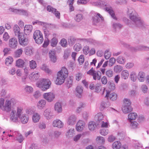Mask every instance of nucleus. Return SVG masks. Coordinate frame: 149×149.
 <instances>
[{
  "mask_svg": "<svg viewBox=\"0 0 149 149\" xmlns=\"http://www.w3.org/2000/svg\"><path fill=\"white\" fill-rule=\"evenodd\" d=\"M127 13L131 20L125 18V22L130 27H137L141 29L145 28L147 25L141 18L138 17L135 10L132 8L129 7L127 8Z\"/></svg>",
  "mask_w": 149,
  "mask_h": 149,
  "instance_id": "nucleus-1",
  "label": "nucleus"
},
{
  "mask_svg": "<svg viewBox=\"0 0 149 149\" xmlns=\"http://www.w3.org/2000/svg\"><path fill=\"white\" fill-rule=\"evenodd\" d=\"M68 74L67 69L65 67H63L61 70L58 73L55 83L58 85L63 84L64 82L65 79L68 76Z\"/></svg>",
  "mask_w": 149,
  "mask_h": 149,
  "instance_id": "nucleus-2",
  "label": "nucleus"
},
{
  "mask_svg": "<svg viewBox=\"0 0 149 149\" xmlns=\"http://www.w3.org/2000/svg\"><path fill=\"white\" fill-rule=\"evenodd\" d=\"M102 4V6L105 7V10L111 16V17L115 20H117V18L115 16L114 11L111 6L109 5H107L104 1H102L101 3L98 1L93 2L92 3V5L94 6H98Z\"/></svg>",
  "mask_w": 149,
  "mask_h": 149,
  "instance_id": "nucleus-3",
  "label": "nucleus"
},
{
  "mask_svg": "<svg viewBox=\"0 0 149 149\" xmlns=\"http://www.w3.org/2000/svg\"><path fill=\"white\" fill-rule=\"evenodd\" d=\"M51 84V81L49 79H42L37 82L36 85L42 91H45L50 88Z\"/></svg>",
  "mask_w": 149,
  "mask_h": 149,
  "instance_id": "nucleus-4",
  "label": "nucleus"
},
{
  "mask_svg": "<svg viewBox=\"0 0 149 149\" xmlns=\"http://www.w3.org/2000/svg\"><path fill=\"white\" fill-rule=\"evenodd\" d=\"M23 109L21 107H18L17 112L15 111L12 110L10 115V119L13 122L18 121V118L21 117L23 112Z\"/></svg>",
  "mask_w": 149,
  "mask_h": 149,
  "instance_id": "nucleus-5",
  "label": "nucleus"
},
{
  "mask_svg": "<svg viewBox=\"0 0 149 149\" xmlns=\"http://www.w3.org/2000/svg\"><path fill=\"white\" fill-rule=\"evenodd\" d=\"M33 38L36 43L38 44H41L43 41L42 35L40 31L36 30L33 33Z\"/></svg>",
  "mask_w": 149,
  "mask_h": 149,
  "instance_id": "nucleus-6",
  "label": "nucleus"
},
{
  "mask_svg": "<svg viewBox=\"0 0 149 149\" xmlns=\"http://www.w3.org/2000/svg\"><path fill=\"white\" fill-rule=\"evenodd\" d=\"M87 74L93 76V79L95 80H100L101 77V73L99 71H96L94 70L93 68L87 72Z\"/></svg>",
  "mask_w": 149,
  "mask_h": 149,
  "instance_id": "nucleus-7",
  "label": "nucleus"
},
{
  "mask_svg": "<svg viewBox=\"0 0 149 149\" xmlns=\"http://www.w3.org/2000/svg\"><path fill=\"white\" fill-rule=\"evenodd\" d=\"M9 10L13 13L21 15L27 16L28 15V13L27 10H24L22 9H14L13 8H10Z\"/></svg>",
  "mask_w": 149,
  "mask_h": 149,
  "instance_id": "nucleus-8",
  "label": "nucleus"
},
{
  "mask_svg": "<svg viewBox=\"0 0 149 149\" xmlns=\"http://www.w3.org/2000/svg\"><path fill=\"white\" fill-rule=\"evenodd\" d=\"M19 44L23 46H25L29 43V40L26 35H20L18 37Z\"/></svg>",
  "mask_w": 149,
  "mask_h": 149,
  "instance_id": "nucleus-9",
  "label": "nucleus"
},
{
  "mask_svg": "<svg viewBox=\"0 0 149 149\" xmlns=\"http://www.w3.org/2000/svg\"><path fill=\"white\" fill-rule=\"evenodd\" d=\"M44 98L48 102H51L54 100L55 96L54 93L49 92L45 93L43 95Z\"/></svg>",
  "mask_w": 149,
  "mask_h": 149,
  "instance_id": "nucleus-10",
  "label": "nucleus"
},
{
  "mask_svg": "<svg viewBox=\"0 0 149 149\" xmlns=\"http://www.w3.org/2000/svg\"><path fill=\"white\" fill-rule=\"evenodd\" d=\"M13 103V100H7L5 102L4 105L3 111L7 112H9L11 109L12 104Z\"/></svg>",
  "mask_w": 149,
  "mask_h": 149,
  "instance_id": "nucleus-11",
  "label": "nucleus"
},
{
  "mask_svg": "<svg viewBox=\"0 0 149 149\" xmlns=\"http://www.w3.org/2000/svg\"><path fill=\"white\" fill-rule=\"evenodd\" d=\"M47 10L48 12L53 13L56 17L59 18L60 13L56 8L50 5H48L47 7Z\"/></svg>",
  "mask_w": 149,
  "mask_h": 149,
  "instance_id": "nucleus-12",
  "label": "nucleus"
},
{
  "mask_svg": "<svg viewBox=\"0 0 149 149\" xmlns=\"http://www.w3.org/2000/svg\"><path fill=\"white\" fill-rule=\"evenodd\" d=\"M99 17L102 20L104 19L102 16L98 13H95L94 16L93 17L92 23L94 25H96L99 21L100 19Z\"/></svg>",
  "mask_w": 149,
  "mask_h": 149,
  "instance_id": "nucleus-13",
  "label": "nucleus"
},
{
  "mask_svg": "<svg viewBox=\"0 0 149 149\" xmlns=\"http://www.w3.org/2000/svg\"><path fill=\"white\" fill-rule=\"evenodd\" d=\"M77 121V117L74 115L70 116L67 119V124L70 125H73L75 124Z\"/></svg>",
  "mask_w": 149,
  "mask_h": 149,
  "instance_id": "nucleus-14",
  "label": "nucleus"
},
{
  "mask_svg": "<svg viewBox=\"0 0 149 149\" xmlns=\"http://www.w3.org/2000/svg\"><path fill=\"white\" fill-rule=\"evenodd\" d=\"M85 123L84 121L80 120L79 121L76 125V129L79 132L81 131L84 127Z\"/></svg>",
  "mask_w": 149,
  "mask_h": 149,
  "instance_id": "nucleus-15",
  "label": "nucleus"
},
{
  "mask_svg": "<svg viewBox=\"0 0 149 149\" xmlns=\"http://www.w3.org/2000/svg\"><path fill=\"white\" fill-rule=\"evenodd\" d=\"M106 94L105 96L106 97H109L110 99L112 101H114L116 100L117 98V95L115 93H110L109 91L106 90Z\"/></svg>",
  "mask_w": 149,
  "mask_h": 149,
  "instance_id": "nucleus-16",
  "label": "nucleus"
},
{
  "mask_svg": "<svg viewBox=\"0 0 149 149\" xmlns=\"http://www.w3.org/2000/svg\"><path fill=\"white\" fill-rule=\"evenodd\" d=\"M17 39L13 38L10 39L9 41V46L12 48L15 49L17 47Z\"/></svg>",
  "mask_w": 149,
  "mask_h": 149,
  "instance_id": "nucleus-17",
  "label": "nucleus"
},
{
  "mask_svg": "<svg viewBox=\"0 0 149 149\" xmlns=\"http://www.w3.org/2000/svg\"><path fill=\"white\" fill-rule=\"evenodd\" d=\"M43 115L45 118L47 120L51 119L52 116L51 109L50 108L46 109L44 112Z\"/></svg>",
  "mask_w": 149,
  "mask_h": 149,
  "instance_id": "nucleus-18",
  "label": "nucleus"
},
{
  "mask_svg": "<svg viewBox=\"0 0 149 149\" xmlns=\"http://www.w3.org/2000/svg\"><path fill=\"white\" fill-rule=\"evenodd\" d=\"M52 125L54 127L61 128L63 127L64 124L60 120L56 119L53 121Z\"/></svg>",
  "mask_w": 149,
  "mask_h": 149,
  "instance_id": "nucleus-19",
  "label": "nucleus"
},
{
  "mask_svg": "<svg viewBox=\"0 0 149 149\" xmlns=\"http://www.w3.org/2000/svg\"><path fill=\"white\" fill-rule=\"evenodd\" d=\"M46 104V101L43 99L40 100L38 102L37 107L39 109H43L45 106Z\"/></svg>",
  "mask_w": 149,
  "mask_h": 149,
  "instance_id": "nucleus-20",
  "label": "nucleus"
},
{
  "mask_svg": "<svg viewBox=\"0 0 149 149\" xmlns=\"http://www.w3.org/2000/svg\"><path fill=\"white\" fill-rule=\"evenodd\" d=\"M49 57L50 60L54 63H55L56 61V57L55 56V52L53 51H51L49 53Z\"/></svg>",
  "mask_w": 149,
  "mask_h": 149,
  "instance_id": "nucleus-21",
  "label": "nucleus"
},
{
  "mask_svg": "<svg viewBox=\"0 0 149 149\" xmlns=\"http://www.w3.org/2000/svg\"><path fill=\"white\" fill-rule=\"evenodd\" d=\"M149 50V47L144 46L143 45H140L136 48H133V50L134 51H136V50Z\"/></svg>",
  "mask_w": 149,
  "mask_h": 149,
  "instance_id": "nucleus-22",
  "label": "nucleus"
},
{
  "mask_svg": "<svg viewBox=\"0 0 149 149\" xmlns=\"http://www.w3.org/2000/svg\"><path fill=\"white\" fill-rule=\"evenodd\" d=\"M33 27L31 25H26L24 27V31L26 35L30 33L32 31Z\"/></svg>",
  "mask_w": 149,
  "mask_h": 149,
  "instance_id": "nucleus-23",
  "label": "nucleus"
},
{
  "mask_svg": "<svg viewBox=\"0 0 149 149\" xmlns=\"http://www.w3.org/2000/svg\"><path fill=\"white\" fill-rule=\"evenodd\" d=\"M132 110V108L131 106H127L124 105L122 108V110L123 112L126 113L131 111Z\"/></svg>",
  "mask_w": 149,
  "mask_h": 149,
  "instance_id": "nucleus-24",
  "label": "nucleus"
},
{
  "mask_svg": "<svg viewBox=\"0 0 149 149\" xmlns=\"http://www.w3.org/2000/svg\"><path fill=\"white\" fill-rule=\"evenodd\" d=\"M75 134V130L73 128L70 129L67 132L66 136L68 138L72 137Z\"/></svg>",
  "mask_w": 149,
  "mask_h": 149,
  "instance_id": "nucleus-25",
  "label": "nucleus"
},
{
  "mask_svg": "<svg viewBox=\"0 0 149 149\" xmlns=\"http://www.w3.org/2000/svg\"><path fill=\"white\" fill-rule=\"evenodd\" d=\"M15 137L16 140L20 143H21L24 140V138L18 132L16 131L15 132Z\"/></svg>",
  "mask_w": 149,
  "mask_h": 149,
  "instance_id": "nucleus-26",
  "label": "nucleus"
},
{
  "mask_svg": "<svg viewBox=\"0 0 149 149\" xmlns=\"http://www.w3.org/2000/svg\"><path fill=\"white\" fill-rule=\"evenodd\" d=\"M121 146L122 144L120 141H116L113 143L112 147L113 149H120Z\"/></svg>",
  "mask_w": 149,
  "mask_h": 149,
  "instance_id": "nucleus-27",
  "label": "nucleus"
},
{
  "mask_svg": "<svg viewBox=\"0 0 149 149\" xmlns=\"http://www.w3.org/2000/svg\"><path fill=\"white\" fill-rule=\"evenodd\" d=\"M83 88L80 86H77L76 89L77 95L78 97H80L83 91Z\"/></svg>",
  "mask_w": 149,
  "mask_h": 149,
  "instance_id": "nucleus-28",
  "label": "nucleus"
},
{
  "mask_svg": "<svg viewBox=\"0 0 149 149\" xmlns=\"http://www.w3.org/2000/svg\"><path fill=\"white\" fill-rule=\"evenodd\" d=\"M40 118V115L37 113H33L32 116L33 121L34 123L38 122Z\"/></svg>",
  "mask_w": 149,
  "mask_h": 149,
  "instance_id": "nucleus-29",
  "label": "nucleus"
},
{
  "mask_svg": "<svg viewBox=\"0 0 149 149\" xmlns=\"http://www.w3.org/2000/svg\"><path fill=\"white\" fill-rule=\"evenodd\" d=\"M137 117V114L136 113H130L128 115V120L129 121L131 122L132 120H134Z\"/></svg>",
  "mask_w": 149,
  "mask_h": 149,
  "instance_id": "nucleus-30",
  "label": "nucleus"
},
{
  "mask_svg": "<svg viewBox=\"0 0 149 149\" xmlns=\"http://www.w3.org/2000/svg\"><path fill=\"white\" fill-rule=\"evenodd\" d=\"M104 117L103 115L101 113H98L95 117V119L97 121V123H100L102 121Z\"/></svg>",
  "mask_w": 149,
  "mask_h": 149,
  "instance_id": "nucleus-31",
  "label": "nucleus"
},
{
  "mask_svg": "<svg viewBox=\"0 0 149 149\" xmlns=\"http://www.w3.org/2000/svg\"><path fill=\"white\" fill-rule=\"evenodd\" d=\"M20 28L18 25L17 24L14 25L13 26V31L15 36H17L18 37L20 36Z\"/></svg>",
  "mask_w": 149,
  "mask_h": 149,
  "instance_id": "nucleus-32",
  "label": "nucleus"
},
{
  "mask_svg": "<svg viewBox=\"0 0 149 149\" xmlns=\"http://www.w3.org/2000/svg\"><path fill=\"white\" fill-rule=\"evenodd\" d=\"M97 125L95 123L94 121H90L88 124V127L89 130L91 131L94 130Z\"/></svg>",
  "mask_w": 149,
  "mask_h": 149,
  "instance_id": "nucleus-33",
  "label": "nucleus"
},
{
  "mask_svg": "<svg viewBox=\"0 0 149 149\" xmlns=\"http://www.w3.org/2000/svg\"><path fill=\"white\" fill-rule=\"evenodd\" d=\"M55 109L58 113L61 112L62 111V106L60 102H57L55 104Z\"/></svg>",
  "mask_w": 149,
  "mask_h": 149,
  "instance_id": "nucleus-34",
  "label": "nucleus"
},
{
  "mask_svg": "<svg viewBox=\"0 0 149 149\" xmlns=\"http://www.w3.org/2000/svg\"><path fill=\"white\" fill-rule=\"evenodd\" d=\"M84 16L82 14H77L74 17L75 21L77 22H79L83 19Z\"/></svg>",
  "mask_w": 149,
  "mask_h": 149,
  "instance_id": "nucleus-35",
  "label": "nucleus"
},
{
  "mask_svg": "<svg viewBox=\"0 0 149 149\" xmlns=\"http://www.w3.org/2000/svg\"><path fill=\"white\" fill-rule=\"evenodd\" d=\"M19 118H20L22 123L23 124H26L29 120V118L25 114H23Z\"/></svg>",
  "mask_w": 149,
  "mask_h": 149,
  "instance_id": "nucleus-36",
  "label": "nucleus"
},
{
  "mask_svg": "<svg viewBox=\"0 0 149 149\" xmlns=\"http://www.w3.org/2000/svg\"><path fill=\"white\" fill-rule=\"evenodd\" d=\"M145 74L143 72H140L138 75V78L140 82H143L144 81Z\"/></svg>",
  "mask_w": 149,
  "mask_h": 149,
  "instance_id": "nucleus-37",
  "label": "nucleus"
},
{
  "mask_svg": "<svg viewBox=\"0 0 149 149\" xmlns=\"http://www.w3.org/2000/svg\"><path fill=\"white\" fill-rule=\"evenodd\" d=\"M129 75V72L127 70H123L121 73V77L122 78L125 79H127Z\"/></svg>",
  "mask_w": 149,
  "mask_h": 149,
  "instance_id": "nucleus-38",
  "label": "nucleus"
},
{
  "mask_svg": "<svg viewBox=\"0 0 149 149\" xmlns=\"http://www.w3.org/2000/svg\"><path fill=\"white\" fill-rule=\"evenodd\" d=\"M97 143L99 144H103L105 142V140L104 138L100 136H97L96 139Z\"/></svg>",
  "mask_w": 149,
  "mask_h": 149,
  "instance_id": "nucleus-39",
  "label": "nucleus"
},
{
  "mask_svg": "<svg viewBox=\"0 0 149 149\" xmlns=\"http://www.w3.org/2000/svg\"><path fill=\"white\" fill-rule=\"evenodd\" d=\"M130 78L133 82H135L137 76L136 72L134 71H132L130 74Z\"/></svg>",
  "mask_w": 149,
  "mask_h": 149,
  "instance_id": "nucleus-40",
  "label": "nucleus"
},
{
  "mask_svg": "<svg viewBox=\"0 0 149 149\" xmlns=\"http://www.w3.org/2000/svg\"><path fill=\"white\" fill-rule=\"evenodd\" d=\"M123 69V67L118 65H115L113 68L114 71L115 72L117 73H120Z\"/></svg>",
  "mask_w": 149,
  "mask_h": 149,
  "instance_id": "nucleus-41",
  "label": "nucleus"
},
{
  "mask_svg": "<svg viewBox=\"0 0 149 149\" xmlns=\"http://www.w3.org/2000/svg\"><path fill=\"white\" fill-rule=\"evenodd\" d=\"M24 62L22 59H19L16 61V65L18 67H22L24 64Z\"/></svg>",
  "mask_w": 149,
  "mask_h": 149,
  "instance_id": "nucleus-42",
  "label": "nucleus"
},
{
  "mask_svg": "<svg viewBox=\"0 0 149 149\" xmlns=\"http://www.w3.org/2000/svg\"><path fill=\"white\" fill-rule=\"evenodd\" d=\"M72 80L70 77L68 78L65 81V84L67 87L69 88L72 85Z\"/></svg>",
  "mask_w": 149,
  "mask_h": 149,
  "instance_id": "nucleus-43",
  "label": "nucleus"
},
{
  "mask_svg": "<svg viewBox=\"0 0 149 149\" xmlns=\"http://www.w3.org/2000/svg\"><path fill=\"white\" fill-rule=\"evenodd\" d=\"M116 61L118 63L121 64H124L125 62V59L122 56H120L118 57Z\"/></svg>",
  "mask_w": 149,
  "mask_h": 149,
  "instance_id": "nucleus-44",
  "label": "nucleus"
},
{
  "mask_svg": "<svg viewBox=\"0 0 149 149\" xmlns=\"http://www.w3.org/2000/svg\"><path fill=\"white\" fill-rule=\"evenodd\" d=\"M113 28L115 29V31L117 29H120L122 27V25L119 23H113L112 24Z\"/></svg>",
  "mask_w": 149,
  "mask_h": 149,
  "instance_id": "nucleus-45",
  "label": "nucleus"
},
{
  "mask_svg": "<svg viewBox=\"0 0 149 149\" xmlns=\"http://www.w3.org/2000/svg\"><path fill=\"white\" fill-rule=\"evenodd\" d=\"M29 67L31 69H34L37 67V64L35 61L32 60L29 62Z\"/></svg>",
  "mask_w": 149,
  "mask_h": 149,
  "instance_id": "nucleus-46",
  "label": "nucleus"
},
{
  "mask_svg": "<svg viewBox=\"0 0 149 149\" xmlns=\"http://www.w3.org/2000/svg\"><path fill=\"white\" fill-rule=\"evenodd\" d=\"M13 61L12 57L10 56L8 57L5 60V63L8 66L12 64Z\"/></svg>",
  "mask_w": 149,
  "mask_h": 149,
  "instance_id": "nucleus-47",
  "label": "nucleus"
},
{
  "mask_svg": "<svg viewBox=\"0 0 149 149\" xmlns=\"http://www.w3.org/2000/svg\"><path fill=\"white\" fill-rule=\"evenodd\" d=\"M76 38L75 37L72 36H70L68 39V44L70 46H72L75 42Z\"/></svg>",
  "mask_w": 149,
  "mask_h": 149,
  "instance_id": "nucleus-48",
  "label": "nucleus"
},
{
  "mask_svg": "<svg viewBox=\"0 0 149 149\" xmlns=\"http://www.w3.org/2000/svg\"><path fill=\"white\" fill-rule=\"evenodd\" d=\"M116 139V137L113 134H111L108 136L107 141L109 142L112 143Z\"/></svg>",
  "mask_w": 149,
  "mask_h": 149,
  "instance_id": "nucleus-49",
  "label": "nucleus"
},
{
  "mask_svg": "<svg viewBox=\"0 0 149 149\" xmlns=\"http://www.w3.org/2000/svg\"><path fill=\"white\" fill-rule=\"evenodd\" d=\"M108 61H106L102 65V68H100V71L103 74H104L105 73V68H106L108 65Z\"/></svg>",
  "mask_w": 149,
  "mask_h": 149,
  "instance_id": "nucleus-50",
  "label": "nucleus"
},
{
  "mask_svg": "<svg viewBox=\"0 0 149 149\" xmlns=\"http://www.w3.org/2000/svg\"><path fill=\"white\" fill-rule=\"evenodd\" d=\"M41 69L47 73L49 74L51 73V70L49 69L45 65H43L41 67Z\"/></svg>",
  "mask_w": 149,
  "mask_h": 149,
  "instance_id": "nucleus-51",
  "label": "nucleus"
},
{
  "mask_svg": "<svg viewBox=\"0 0 149 149\" xmlns=\"http://www.w3.org/2000/svg\"><path fill=\"white\" fill-rule=\"evenodd\" d=\"M23 52L22 48H20L17 50L15 53V56L16 57H19L22 54Z\"/></svg>",
  "mask_w": 149,
  "mask_h": 149,
  "instance_id": "nucleus-52",
  "label": "nucleus"
},
{
  "mask_svg": "<svg viewBox=\"0 0 149 149\" xmlns=\"http://www.w3.org/2000/svg\"><path fill=\"white\" fill-rule=\"evenodd\" d=\"M102 87L101 85L97 84L95 86V92L96 93H99L100 91H102Z\"/></svg>",
  "mask_w": 149,
  "mask_h": 149,
  "instance_id": "nucleus-53",
  "label": "nucleus"
},
{
  "mask_svg": "<svg viewBox=\"0 0 149 149\" xmlns=\"http://www.w3.org/2000/svg\"><path fill=\"white\" fill-rule=\"evenodd\" d=\"M109 131L108 129L103 128L100 131V134L103 136H106L108 134Z\"/></svg>",
  "mask_w": 149,
  "mask_h": 149,
  "instance_id": "nucleus-54",
  "label": "nucleus"
},
{
  "mask_svg": "<svg viewBox=\"0 0 149 149\" xmlns=\"http://www.w3.org/2000/svg\"><path fill=\"white\" fill-rule=\"evenodd\" d=\"M60 44L63 47H66L68 45L66 40L64 38L62 39L61 41Z\"/></svg>",
  "mask_w": 149,
  "mask_h": 149,
  "instance_id": "nucleus-55",
  "label": "nucleus"
},
{
  "mask_svg": "<svg viewBox=\"0 0 149 149\" xmlns=\"http://www.w3.org/2000/svg\"><path fill=\"white\" fill-rule=\"evenodd\" d=\"M81 48V46L79 43H76L74 46L73 48L74 50L77 52L79 51Z\"/></svg>",
  "mask_w": 149,
  "mask_h": 149,
  "instance_id": "nucleus-56",
  "label": "nucleus"
},
{
  "mask_svg": "<svg viewBox=\"0 0 149 149\" xmlns=\"http://www.w3.org/2000/svg\"><path fill=\"white\" fill-rule=\"evenodd\" d=\"M107 106V102L105 101H103L102 102L100 107V109L101 111H103Z\"/></svg>",
  "mask_w": 149,
  "mask_h": 149,
  "instance_id": "nucleus-57",
  "label": "nucleus"
},
{
  "mask_svg": "<svg viewBox=\"0 0 149 149\" xmlns=\"http://www.w3.org/2000/svg\"><path fill=\"white\" fill-rule=\"evenodd\" d=\"M86 40L87 43L93 44L94 45H96L98 43V42L97 41L93 39L92 38L86 39Z\"/></svg>",
  "mask_w": 149,
  "mask_h": 149,
  "instance_id": "nucleus-58",
  "label": "nucleus"
},
{
  "mask_svg": "<svg viewBox=\"0 0 149 149\" xmlns=\"http://www.w3.org/2000/svg\"><path fill=\"white\" fill-rule=\"evenodd\" d=\"M38 127L41 130H44L46 128V125L43 122L40 123L38 125Z\"/></svg>",
  "mask_w": 149,
  "mask_h": 149,
  "instance_id": "nucleus-59",
  "label": "nucleus"
},
{
  "mask_svg": "<svg viewBox=\"0 0 149 149\" xmlns=\"http://www.w3.org/2000/svg\"><path fill=\"white\" fill-rule=\"evenodd\" d=\"M74 3V2L72 1H68V3L69 5V11L70 12L73 11L74 10V7L72 5Z\"/></svg>",
  "mask_w": 149,
  "mask_h": 149,
  "instance_id": "nucleus-60",
  "label": "nucleus"
},
{
  "mask_svg": "<svg viewBox=\"0 0 149 149\" xmlns=\"http://www.w3.org/2000/svg\"><path fill=\"white\" fill-rule=\"evenodd\" d=\"M58 43L57 39L55 38H53L51 40V45L53 47H55L56 46Z\"/></svg>",
  "mask_w": 149,
  "mask_h": 149,
  "instance_id": "nucleus-61",
  "label": "nucleus"
},
{
  "mask_svg": "<svg viewBox=\"0 0 149 149\" xmlns=\"http://www.w3.org/2000/svg\"><path fill=\"white\" fill-rule=\"evenodd\" d=\"M116 61V59L114 58H111L109 60V67L112 66L114 64Z\"/></svg>",
  "mask_w": 149,
  "mask_h": 149,
  "instance_id": "nucleus-62",
  "label": "nucleus"
},
{
  "mask_svg": "<svg viewBox=\"0 0 149 149\" xmlns=\"http://www.w3.org/2000/svg\"><path fill=\"white\" fill-rule=\"evenodd\" d=\"M106 75L108 77H111L113 76V72L111 70H108L106 72Z\"/></svg>",
  "mask_w": 149,
  "mask_h": 149,
  "instance_id": "nucleus-63",
  "label": "nucleus"
},
{
  "mask_svg": "<svg viewBox=\"0 0 149 149\" xmlns=\"http://www.w3.org/2000/svg\"><path fill=\"white\" fill-rule=\"evenodd\" d=\"M84 53L85 55H87L89 52V47L86 46L84 47L83 49Z\"/></svg>",
  "mask_w": 149,
  "mask_h": 149,
  "instance_id": "nucleus-64",
  "label": "nucleus"
}]
</instances>
